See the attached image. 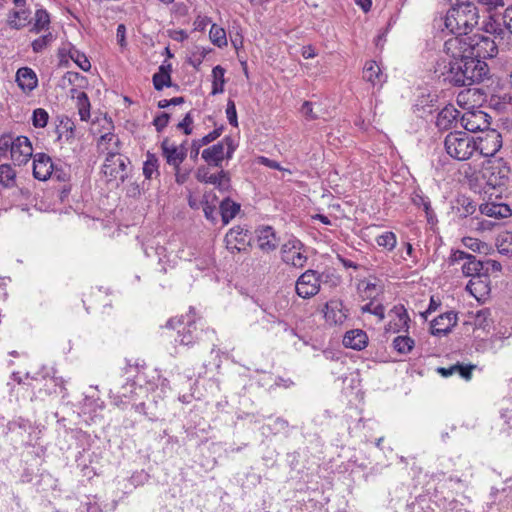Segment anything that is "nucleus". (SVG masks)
Returning <instances> with one entry per match:
<instances>
[{
  "instance_id": "nucleus-1",
  "label": "nucleus",
  "mask_w": 512,
  "mask_h": 512,
  "mask_svg": "<svg viewBox=\"0 0 512 512\" xmlns=\"http://www.w3.org/2000/svg\"><path fill=\"white\" fill-rule=\"evenodd\" d=\"M444 50L450 57L463 56V53H467V57L482 61L496 56L498 52L495 40L484 34L451 37L445 41Z\"/></svg>"
},
{
  "instance_id": "nucleus-5",
  "label": "nucleus",
  "mask_w": 512,
  "mask_h": 512,
  "mask_svg": "<svg viewBox=\"0 0 512 512\" xmlns=\"http://www.w3.org/2000/svg\"><path fill=\"white\" fill-rule=\"evenodd\" d=\"M509 174L510 167L502 158H490L482 164L481 178L492 188L505 186Z\"/></svg>"
},
{
  "instance_id": "nucleus-49",
  "label": "nucleus",
  "mask_w": 512,
  "mask_h": 512,
  "mask_svg": "<svg viewBox=\"0 0 512 512\" xmlns=\"http://www.w3.org/2000/svg\"><path fill=\"white\" fill-rule=\"evenodd\" d=\"M14 142L15 138L11 135H2L0 137V156L7 157L8 154L11 155Z\"/></svg>"
},
{
  "instance_id": "nucleus-23",
  "label": "nucleus",
  "mask_w": 512,
  "mask_h": 512,
  "mask_svg": "<svg viewBox=\"0 0 512 512\" xmlns=\"http://www.w3.org/2000/svg\"><path fill=\"white\" fill-rule=\"evenodd\" d=\"M363 79L373 86L382 84L386 81V76L382 73L380 66L374 60H369L363 67Z\"/></svg>"
},
{
  "instance_id": "nucleus-16",
  "label": "nucleus",
  "mask_w": 512,
  "mask_h": 512,
  "mask_svg": "<svg viewBox=\"0 0 512 512\" xmlns=\"http://www.w3.org/2000/svg\"><path fill=\"white\" fill-rule=\"evenodd\" d=\"M486 116L487 114L482 111L466 112L461 117L462 126L466 131L470 132L484 130L489 125L486 120Z\"/></svg>"
},
{
  "instance_id": "nucleus-50",
  "label": "nucleus",
  "mask_w": 512,
  "mask_h": 512,
  "mask_svg": "<svg viewBox=\"0 0 512 512\" xmlns=\"http://www.w3.org/2000/svg\"><path fill=\"white\" fill-rule=\"evenodd\" d=\"M226 115H227V119H228L229 123L232 126L237 127L238 120H237L236 105H235V102L231 99H229L227 102Z\"/></svg>"
},
{
  "instance_id": "nucleus-32",
  "label": "nucleus",
  "mask_w": 512,
  "mask_h": 512,
  "mask_svg": "<svg viewBox=\"0 0 512 512\" xmlns=\"http://www.w3.org/2000/svg\"><path fill=\"white\" fill-rule=\"evenodd\" d=\"M500 254L511 257L512 256V232L504 231L497 237L496 242Z\"/></svg>"
},
{
  "instance_id": "nucleus-47",
  "label": "nucleus",
  "mask_w": 512,
  "mask_h": 512,
  "mask_svg": "<svg viewBox=\"0 0 512 512\" xmlns=\"http://www.w3.org/2000/svg\"><path fill=\"white\" fill-rule=\"evenodd\" d=\"M362 313H371L378 317L379 321L384 319L385 308L382 304H374L373 300L361 307Z\"/></svg>"
},
{
  "instance_id": "nucleus-24",
  "label": "nucleus",
  "mask_w": 512,
  "mask_h": 512,
  "mask_svg": "<svg viewBox=\"0 0 512 512\" xmlns=\"http://www.w3.org/2000/svg\"><path fill=\"white\" fill-rule=\"evenodd\" d=\"M16 81L23 91H32L37 86L36 74L28 67H22L17 71Z\"/></svg>"
},
{
  "instance_id": "nucleus-33",
  "label": "nucleus",
  "mask_w": 512,
  "mask_h": 512,
  "mask_svg": "<svg viewBox=\"0 0 512 512\" xmlns=\"http://www.w3.org/2000/svg\"><path fill=\"white\" fill-rule=\"evenodd\" d=\"M158 158L155 154L147 153L146 161L143 164V174L146 179H152L159 176Z\"/></svg>"
},
{
  "instance_id": "nucleus-11",
  "label": "nucleus",
  "mask_w": 512,
  "mask_h": 512,
  "mask_svg": "<svg viewBox=\"0 0 512 512\" xmlns=\"http://www.w3.org/2000/svg\"><path fill=\"white\" fill-rule=\"evenodd\" d=\"M162 155L165 158L168 165L172 168L180 166L187 156V149L184 143L176 145L172 143L168 138H165L161 143Z\"/></svg>"
},
{
  "instance_id": "nucleus-51",
  "label": "nucleus",
  "mask_w": 512,
  "mask_h": 512,
  "mask_svg": "<svg viewBox=\"0 0 512 512\" xmlns=\"http://www.w3.org/2000/svg\"><path fill=\"white\" fill-rule=\"evenodd\" d=\"M175 174V181L178 184H184L188 179L191 169L181 168V165L177 168H173Z\"/></svg>"
},
{
  "instance_id": "nucleus-45",
  "label": "nucleus",
  "mask_w": 512,
  "mask_h": 512,
  "mask_svg": "<svg viewBox=\"0 0 512 512\" xmlns=\"http://www.w3.org/2000/svg\"><path fill=\"white\" fill-rule=\"evenodd\" d=\"M69 54L70 58L79 66L80 69L85 72L91 69V63L85 54L75 49L71 50Z\"/></svg>"
},
{
  "instance_id": "nucleus-63",
  "label": "nucleus",
  "mask_w": 512,
  "mask_h": 512,
  "mask_svg": "<svg viewBox=\"0 0 512 512\" xmlns=\"http://www.w3.org/2000/svg\"><path fill=\"white\" fill-rule=\"evenodd\" d=\"M260 163L271 169L284 170L277 161L266 157H260Z\"/></svg>"
},
{
  "instance_id": "nucleus-29",
  "label": "nucleus",
  "mask_w": 512,
  "mask_h": 512,
  "mask_svg": "<svg viewBox=\"0 0 512 512\" xmlns=\"http://www.w3.org/2000/svg\"><path fill=\"white\" fill-rule=\"evenodd\" d=\"M240 211V205L231 201L228 197L220 203V214L223 224H228Z\"/></svg>"
},
{
  "instance_id": "nucleus-35",
  "label": "nucleus",
  "mask_w": 512,
  "mask_h": 512,
  "mask_svg": "<svg viewBox=\"0 0 512 512\" xmlns=\"http://www.w3.org/2000/svg\"><path fill=\"white\" fill-rule=\"evenodd\" d=\"M16 184V173L9 164L0 165V185L11 188Z\"/></svg>"
},
{
  "instance_id": "nucleus-43",
  "label": "nucleus",
  "mask_w": 512,
  "mask_h": 512,
  "mask_svg": "<svg viewBox=\"0 0 512 512\" xmlns=\"http://www.w3.org/2000/svg\"><path fill=\"white\" fill-rule=\"evenodd\" d=\"M376 242L379 246L392 250L395 248L397 240L393 232L387 231L376 238Z\"/></svg>"
},
{
  "instance_id": "nucleus-44",
  "label": "nucleus",
  "mask_w": 512,
  "mask_h": 512,
  "mask_svg": "<svg viewBox=\"0 0 512 512\" xmlns=\"http://www.w3.org/2000/svg\"><path fill=\"white\" fill-rule=\"evenodd\" d=\"M54 40L52 33H47L32 42V49L35 53H40L46 49Z\"/></svg>"
},
{
  "instance_id": "nucleus-55",
  "label": "nucleus",
  "mask_w": 512,
  "mask_h": 512,
  "mask_svg": "<svg viewBox=\"0 0 512 512\" xmlns=\"http://www.w3.org/2000/svg\"><path fill=\"white\" fill-rule=\"evenodd\" d=\"M193 123V118L191 113H187L181 122L178 123L177 128L183 130L186 135H190L192 133L191 125Z\"/></svg>"
},
{
  "instance_id": "nucleus-28",
  "label": "nucleus",
  "mask_w": 512,
  "mask_h": 512,
  "mask_svg": "<svg viewBox=\"0 0 512 512\" xmlns=\"http://www.w3.org/2000/svg\"><path fill=\"white\" fill-rule=\"evenodd\" d=\"M119 138L111 133H105L102 135L97 142V149L100 153L108 155L109 152L113 151V148L119 149Z\"/></svg>"
},
{
  "instance_id": "nucleus-6",
  "label": "nucleus",
  "mask_w": 512,
  "mask_h": 512,
  "mask_svg": "<svg viewBox=\"0 0 512 512\" xmlns=\"http://www.w3.org/2000/svg\"><path fill=\"white\" fill-rule=\"evenodd\" d=\"M234 151V142L231 137L227 136L221 142L204 149L201 156L209 165L221 167L224 158L231 159Z\"/></svg>"
},
{
  "instance_id": "nucleus-64",
  "label": "nucleus",
  "mask_w": 512,
  "mask_h": 512,
  "mask_svg": "<svg viewBox=\"0 0 512 512\" xmlns=\"http://www.w3.org/2000/svg\"><path fill=\"white\" fill-rule=\"evenodd\" d=\"M396 310H397V315H398V318H399V322H401L403 324V326L408 328V321L410 319H409V316H408L406 310L403 307H400L399 309L396 308Z\"/></svg>"
},
{
  "instance_id": "nucleus-25",
  "label": "nucleus",
  "mask_w": 512,
  "mask_h": 512,
  "mask_svg": "<svg viewBox=\"0 0 512 512\" xmlns=\"http://www.w3.org/2000/svg\"><path fill=\"white\" fill-rule=\"evenodd\" d=\"M475 368L474 365H463L460 363H456L450 367H439L437 368V372L442 377H450L454 374H459L463 379L470 380L472 377V370Z\"/></svg>"
},
{
  "instance_id": "nucleus-17",
  "label": "nucleus",
  "mask_w": 512,
  "mask_h": 512,
  "mask_svg": "<svg viewBox=\"0 0 512 512\" xmlns=\"http://www.w3.org/2000/svg\"><path fill=\"white\" fill-rule=\"evenodd\" d=\"M53 170V162L51 158L44 154H36L33 160V175L36 179L45 181L47 180Z\"/></svg>"
},
{
  "instance_id": "nucleus-3",
  "label": "nucleus",
  "mask_w": 512,
  "mask_h": 512,
  "mask_svg": "<svg viewBox=\"0 0 512 512\" xmlns=\"http://www.w3.org/2000/svg\"><path fill=\"white\" fill-rule=\"evenodd\" d=\"M478 23L477 7L471 2L452 6L444 19L445 28L454 36H469L468 32Z\"/></svg>"
},
{
  "instance_id": "nucleus-39",
  "label": "nucleus",
  "mask_w": 512,
  "mask_h": 512,
  "mask_svg": "<svg viewBox=\"0 0 512 512\" xmlns=\"http://www.w3.org/2000/svg\"><path fill=\"white\" fill-rule=\"evenodd\" d=\"M415 345V342L409 336H397L393 340L394 349L400 354L409 353Z\"/></svg>"
},
{
  "instance_id": "nucleus-37",
  "label": "nucleus",
  "mask_w": 512,
  "mask_h": 512,
  "mask_svg": "<svg viewBox=\"0 0 512 512\" xmlns=\"http://www.w3.org/2000/svg\"><path fill=\"white\" fill-rule=\"evenodd\" d=\"M50 24V16L45 9H38L35 13V22L31 32L39 33L48 28Z\"/></svg>"
},
{
  "instance_id": "nucleus-56",
  "label": "nucleus",
  "mask_w": 512,
  "mask_h": 512,
  "mask_svg": "<svg viewBox=\"0 0 512 512\" xmlns=\"http://www.w3.org/2000/svg\"><path fill=\"white\" fill-rule=\"evenodd\" d=\"M301 113L306 117L308 120H315L318 118V115L313 112V105L309 101H305L302 104L301 107Z\"/></svg>"
},
{
  "instance_id": "nucleus-58",
  "label": "nucleus",
  "mask_w": 512,
  "mask_h": 512,
  "mask_svg": "<svg viewBox=\"0 0 512 512\" xmlns=\"http://www.w3.org/2000/svg\"><path fill=\"white\" fill-rule=\"evenodd\" d=\"M462 241L464 246L471 249L472 251H480L481 247L483 246L481 241L472 237H465Z\"/></svg>"
},
{
  "instance_id": "nucleus-26",
  "label": "nucleus",
  "mask_w": 512,
  "mask_h": 512,
  "mask_svg": "<svg viewBox=\"0 0 512 512\" xmlns=\"http://www.w3.org/2000/svg\"><path fill=\"white\" fill-rule=\"evenodd\" d=\"M171 64L160 65L158 72L153 75V85L158 91H161L164 87H170L171 83Z\"/></svg>"
},
{
  "instance_id": "nucleus-22",
  "label": "nucleus",
  "mask_w": 512,
  "mask_h": 512,
  "mask_svg": "<svg viewBox=\"0 0 512 512\" xmlns=\"http://www.w3.org/2000/svg\"><path fill=\"white\" fill-rule=\"evenodd\" d=\"M466 289L478 300L489 294V278L487 275H481L476 278H471L466 286Z\"/></svg>"
},
{
  "instance_id": "nucleus-13",
  "label": "nucleus",
  "mask_w": 512,
  "mask_h": 512,
  "mask_svg": "<svg viewBox=\"0 0 512 512\" xmlns=\"http://www.w3.org/2000/svg\"><path fill=\"white\" fill-rule=\"evenodd\" d=\"M33 155V148L30 140L26 136H18L15 138L11 159L15 165H25Z\"/></svg>"
},
{
  "instance_id": "nucleus-14",
  "label": "nucleus",
  "mask_w": 512,
  "mask_h": 512,
  "mask_svg": "<svg viewBox=\"0 0 512 512\" xmlns=\"http://www.w3.org/2000/svg\"><path fill=\"white\" fill-rule=\"evenodd\" d=\"M196 177L200 182L214 185L220 192H227L230 189V178L223 170L217 174H209L206 168H199Z\"/></svg>"
},
{
  "instance_id": "nucleus-10",
  "label": "nucleus",
  "mask_w": 512,
  "mask_h": 512,
  "mask_svg": "<svg viewBox=\"0 0 512 512\" xmlns=\"http://www.w3.org/2000/svg\"><path fill=\"white\" fill-rule=\"evenodd\" d=\"M475 140L477 152L488 159L493 158L502 147V136L496 130H488Z\"/></svg>"
},
{
  "instance_id": "nucleus-62",
  "label": "nucleus",
  "mask_w": 512,
  "mask_h": 512,
  "mask_svg": "<svg viewBox=\"0 0 512 512\" xmlns=\"http://www.w3.org/2000/svg\"><path fill=\"white\" fill-rule=\"evenodd\" d=\"M201 147L202 146L199 144V142L197 140L192 141L191 149H190V158L193 161H196L198 159Z\"/></svg>"
},
{
  "instance_id": "nucleus-15",
  "label": "nucleus",
  "mask_w": 512,
  "mask_h": 512,
  "mask_svg": "<svg viewBox=\"0 0 512 512\" xmlns=\"http://www.w3.org/2000/svg\"><path fill=\"white\" fill-rule=\"evenodd\" d=\"M457 323V314L450 311L439 315L431 322V334L447 335Z\"/></svg>"
},
{
  "instance_id": "nucleus-4",
  "label": "nucleus",
  "mask_w": 512,
  "mask_h": 512,
  "mask_svg": "<svg viewBox=\"0 0 512 512\" xmlns=\"http://www.w3.org/2000/svg\"><path fill=\"white\" fill-rule=\"evenodd\" d=\"M447 154L459 161L468 160L477 152L476 140L467 132H450L444 141Z\"/></svg>"
},
{
  "instance_id": "nucleus-60",
  "label": "nucleus",
  "mask_w": 512,
  "mask_h": 512,
  "mask_svg": "<svg viewBox=\"0 0 512 512\" xmlns=\"http://www.w3.org/2000/svg\"><path fill=\"white\" fill-rule=\"evenodd\" d=\"M210 23V18L206 16H198L194 21V29L198 31H203Z\"/></svg>"
},
{
  "instance_id": "nucleus-42",
  "label": "nucleus",
  "mask_w": 512,
  "mask_h": 512,
  "mask_svg": "<svg viewBox=\"0 0 512 512\" xmlns=\"http://www.w3.org/2000/svg\"><path fill=\"white\" fill-rule=\"evenodd\" d=\"M195 330L196 327L194 322L189 321L182 331H178L179 339H176V341L182 345H189L193 343Z\"/></svg>"
},
{
  "instance_id": "nucleus-57",
  "label": "nucleus",
  "mask_w": 512,
  "mask_h": 512,
  "mask_svg": "<svg viewBox=\"0 0 512 512\" xmlns=\"http://www.w3.org/2000/svg\"><path fill=\"white\" fill-rule=\"evenodd\" d=\"M203 212H204L205 217L208 220H210L212 222H214L216 220V217H215V215L217 214L216 206L209 204L207 199L203 203Z\"/></svg>"
},
{
  "instance_id": "nucleus-8",
  "label": "nucleus",
  "mask_w": 512,
  "mask_h": 512,
  "mask_svg": "<svg viewBox=\"0 0 512 512\" xmlns=\"http://www.w3.org/2000/svg\"><path fill=\"white\" fill-rule=\"evenodd\" d=\"M127 163H129L128 158L121 155L119 149L113 148L105 158L103 173L110 180L120 179L123 182L127 177Z\"/></svg>"
},
{
  "instance_id": "nucleus-21",
  "label": "nucleus",
  "mask_w": 512,
  "mask_h": 512,
  "mask_svg": "<svg viewBox=\"0 0 512 512\" xmlns=\"http://www.w3.org/2000/svg\"><path fill=\"white\" fill-rule=\"evenodd\" d=\"M368 344L366 332L360 329L347 331L343 337V345L354 350H362Z\"/></svg>"
},
{
  "instance_id": "nucleus-18",
  "label": "nucleus",
  "mask_w": 512,
  "mask_h": 512,
  "mask_svg": "<svg viewBox=\"0 0 512 512\" xmlns=\"http://www.w3.org/2000/svg\"><path fill=\"white\" fill-rule=\"evenodd\" d=\"M460 112L452 105L444 107L437 115L436 126L440 130H449L456 126Z\"/></svg>"
},
{
  "instance_id": "nucleus-34",
  "label": "nucleus",
  "mask_w": 512,
  "mask_h": 512,
  "mask_svg": "<svg viewBox=\"0 0 512 512\" xmlns=\"http://www.w3.org/2000/svg\"><path fill=\"white\" fill-rule=\"evenodd\" d=\"M482 269L483 263L477 260L475 256L469 257V260L464 262L462 266V271L464 275L471 278L481 276Z\"/></svg>"
},
{
  "instance_id": "nucleus-53",
  "label": "nucleus",
  "mask_w": 512,
  "mask_h": 512,
  "mask_svg": "<svg viewBox=\"0 0 512 512\" xmlns=\"http://www.w3.org/2000/svg\"><path fill=\"white\" fill-rule=\"evenodd\" d=\"M412 201L414 205L423 208V210H429V207L431 206L429 198L423 194L415 193L412 197Z\"/></svg>"
},
{
  "instance_id": "nucleus-12",
  "label": "nucleus",
  "mask_w": 512,
  "mask_h": 512,
  "mask_svg": "<svg viewBox=\"0 0 512 512\" xmlns=\"http://www.w3.org/2000/svg\"><path fill=\"white\" fill-rule=\"evenodd\" d=\"M348 310L344 307L342 301L332 299L325 304L324 318L330 326L342 325L347 320Z\"/></svg>"
},
{
  "instance_id": "nucleus-54",
  "label": "nucleus",
  "mask_w": 512,
  "mask_h": 512,
  "mask_svg": "<svg viewBox=\"0 0 512 512\" xmlns=\"http://www.w3.org/2000/svg\"><path fill=\"white\" fill-rule=\"evenodd\" d=\"M170 115L168 113H161L155 117L153 125L158 132H161L169 123Z\"/></svg>"
},
{
  "instance_id": "nucleus-40",
  "label": "nucleus",
  "mask_w": 512,
  "mask_h": 512,
  "mask_svg": "<svg viewBox=\"0 0 512 512\" xmlns=\"http://www.w3.org/2000/svg\"><path fill=\"white\" fill-rule=\"evenodd\" d=\"M211 42L218 46L223 47L227 45V38L225 30L217 24H212L209 32Z\"/></svg>"
},
{
  "instance_id": "nucleus-31",
  "label": "nucleus",
  "mask_w": 512,
  "mask_h": 512,
  "mask_svg": "<svg viewBox=\"0 0 512 512\" xmlns=\"http://www.w3.org/2000/svg\"><path fill=\"white\" fill-rule=\"evenodd\" d=\"M473 324L477 329L488 330L493 324L490 309L484 308L477 311L473 316Z\"/></svg>"
},
{
  "instance_id": "nucleus-48",
  "label": "nucleus",
  "mask_w": 512,
  "mask_h": 512,
  "mask_svg": "<svg viewBox=\"0 0 512 512\" xmlns=\"http://www.w3.org/2000/svg\"><path fill=\"white\" fill-rule=\"evenodd\" d=\"M49 115L45 109H35L32 116L33 125L37 128H44L48 123Z\"/></svg>"
},
{
  "instance_id": "nucleus-46",
  "label": "nucleus",
  "mask_w": 512,
  "mask_h": 512,
  "mask_svg": "<svg viewBox=\"0 0 512 512\" xmlns=\"http://www.w3.org/2000/svg\"><path fill=\"white\" fill-rule=\"evenodd\" d=\"M74 129H75V124L71 119L66 118L64 120H61L60 133L58 135V139L59 140L62 139L63 135L66 137L67 141H69L70 139H73L74 138Z\"/></svg>"
},
{
  "instance_id": "nucleus-20",
  "label": "nucleus",
  "mask_w": 512,
  "mask_h": 512,
  "mask_svg": "<svg viewBox=\"0 0 512 512\" xmlns=\"http://www.w3.org/2000/svg\"><path fill=\"white\" fill-rule=\"evenodd\" d=\"M479 209L483 215L495 219L508 218L512 215V209L505 203L486 202L481 204Z\"/></svg>"
},
{
  "instance_id": "nucleus-36",
  "label": "nucleus",
  "mask_w": 512,
  "mask_h": 512,
  "mask_svg": "<svg viewBox=\"0 0 512 512\" xmlns=\"http://www.w3.org/2000/svg\"><path fill=\"white\" fill-rule=\"evenodd\" d=\"M76 106L78 114L82 121H87L90 118V101L85 92L77 93L76 95Z\"/></svg>"
},
{
  "instance_id": "nucleus-19",
  "label": "nucleus",
  "mask_w": 512,
  "mask_h": 512,
  "mask_svg": "<svg viewBox=\"0 0 512 512\" xmlns=\"http://www.w3.org/2000/svg\"><path fill=\"white\" fill-rule=\"evenodd\" d=\"M258 247L263 252H271L278 246V239L272 227L265 226L257 230Z\"/></svg>"
},
{
  "instance_id": "nucleus-61",
  "label": "nucleus",
  "mask_w": 512,
  "mask_h": 512,
  "mask_svg": "<svg viewBox=\"0 0 512 512\" xmlns=\"http://www.w3.org/2000/svg\"><path fill=\"white\" fill-rule=\"evenodd\" d=\"M503 19L506 28L512 34V5L505 10Z\"/></svg>"
},
{
  "instance_id": "nucleus-27",
  "label": "nucleus",
  "mask_w": 512,
  "mask_h": 512,
  "mask_svg": "<svg viewBox=\"0 0 512 512\" xmlns=\"http://www.w3.org/2000/svg\"><path fill=\"white\" fill-rule=\"evenodd\" d=\"M30 12L27 10H13L10 11L7 17V24L12 29H22L29 22Z\"/></svg>"
},
{
  "instance_id": "nucleus-38",
  "label": "nucleus",
  "mask_w": 512,
  "mask_h": 512,
  "mask_svg": "<svg viewBox=\"0 0 512 512\" xmlns=\"http://www.w3.org/2000/svg\"><path fill=\"white\" fill-rule=\"evenodd\" d=\"M225 69L221 66H216L212 70V76H213V87H212V94H218L222 93L224 90V79Z\"/></svg>"
},
{
  "instance_id": "nucleus-59",
  "label": "nucleus",
  "mask_w": 512,
  "mask_h": 512,
  "mask_svg": "<svg viewBox=\"0 0 512 512\" xmlns=\"http://www.w3.org/2000/svg\"><path fill=\"white\" fill-rule=\"evenodd\" d=\"M471 256H472L471 254H468L464 251L456 250L455 252L452 253V255L450 257V261L452 264L459 263L461 261L466 262L469 260V257H471Z\"/></svg>"
},
{
  "instance_id": "nucleus-30",
  "label": "nucleus",
  "mask_w": 512,
  "mask_h": 512,
  "mask_svg": "<svg viewBox=\"0 0 512 512\" xmlns=\"http://www.w3.org/2000/svg\"><path fill=\"white\" fill-rule=\"evenodd\" d=\"M357 290L361 298L370 299L371 301L381 292V288L376 282L365 280L358 283Z\"/></svg>"
},
{
  "instance_id": "nucleus-52",
  "label": "nucleus",
  "mask_w": 512,
  "mask_h": 512,
  "mask_svg": "<svg viewBox=\"0 0 512 512\" xmlns=\"http://www.w3.org/2000/svg\"><path fill=\"white\" fill-rule=\"evenodd\" d=\"M222 130H223V127L214 129L212 132L208 133L207 135H205L201 139H197V141L199 142V144L202 147L205 146V145H208L209 143L213 142L214 140H216L221 135Z\"/></svg>"
},
{
  "instance_id": "nucleus-2",
  "label": "nucleus",
  "mask_w": 512,
  "mask_h": 512,
  "mask_svg": "<svg viewBox=\"0 0 512 512\" xmlns=\"http://www.w3.org/2000/svg\"><path fill=\"white\" fill-rule=\"evenodd\" d=\"M451 57L447 78L456 86H470L481 82L488 73L485 61L468 55Z\"/></svg>"
},
{
  "instance_id": "nucleus-41",
  "label": "nucleus",
  "mask_w": 512,
  "mask_h": 512,
  "mask_svg": "<svg viewBox=\"0 0 512 512\" xmlns=\"http://www.w3.org/2000/svg\"><path fill=\"white\" fill-rule=\"evenodd\" d=\"M62 81H63L64 86L67 83L68 85L78 87V88H83L87 84L86 77L81 75L80 73L74 72V71L66 72L65 75L63 76Z\"/></svg>"
},
{
  "instance_id": "nucleus-9",
  "label": "nucleus",
  "mask_w": 512,
  "mask_h": 512,
  "mask_svg": "<svg viewBox=\"0 0 512 512\" xmlns=\"http://www.w3.org/2000/svg\"><path fill=\"white\" fill-rule=\"evenodd\" d=\"M320 283V274L315 270H307L296 281V293L303 299L311 298L319 292Z\"/></svg>"
},
{
  "instance_id": "nucleus-7",
  "label": "nucleus",
  "mask_w": 512,
  "mask_h": 512,
  "mask_svg": "<svg viewBox=\"0 0 512 512\" xmlns=\"http://www.w3.org/2000/svg\"><path fill=\"white\" fill-rule=\"evenodd\" d=\"M281 258L284 263L296 268L304 267L308 259L303 243L294 237L282 245Z\"/></svg>"
}]
</instances>
